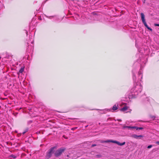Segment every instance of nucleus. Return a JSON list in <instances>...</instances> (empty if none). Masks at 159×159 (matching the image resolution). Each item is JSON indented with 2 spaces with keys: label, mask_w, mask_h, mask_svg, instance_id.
<instances>
[{
  "label": "nucleus",
  "mask_w": 159,
  "mask_h": 159,
  "mask_svg": "<svg viewBox=\"0 0 159 159\" xmlns=\"http://www.w3.org/2000/svg\"><path fill=\"white\" fill-rule=\"evenodd\" d=\"M143 67L142 64L141 65V69L137 75L135 74L136 72V70H132L133 79L134 82V85L131 90V92L129 96V98H136L142 90V87L141 82L143 77L142 72L141 70Z\"/></svg>",
  "instance_id": "nucleus-1"
},
{
  "label": "nucleus",
  "mask_w": 159,
  "mask_h": 159,
  "mask_svg": "<svg viewBox=\"0 0 159 159\" xmlns=\"http://www.w3.org/2000/svg\"><path fill=\"white\" fill-rule=\"evenodd\" d=\"M66 148L63 147L59 148L54 152L55 156L57 157L60 156L64 152Z\"/></svg>",
  "instance_id": "nucleus-2"
},
{
  "label": "nucleus",
  "mask_w": 159,
  "mask_h": 159,
  "mask_svg": "<svg viewBox=\"0 0 159 159\" xmlns=\"http://www.w3.org/2000/svg\"><path fill=\"white\" fill-rule=\"evenodd\" d=\"M56 147L54 146L51 148L48 151L47 153L46 156V157L47 159H49L51 157L52 155V154L54 152V149L56 148Z\"/></svg>",
  "instance_id": "nucleus-3"
},
{
  "label": "nucleus",
  "mask_w": 159,
  "mask_h": 159,
  "mask_svg": "<svg viewBox=\"0 0 159 159\" xmlns=\"http://www.w3.org/2000/svg\"><path fill=\"white\" fill-rule=\"evenodd\" d=\"M101 143H109V142H111L115 143H116L119 146H122L125 145V142H124L122 143H120L119 142L116 141V140H107L105 141H102L101 142Z\"/></svg>",
  "instance_id": "nucleus-4"
},
{
  "label": "nucleus",
  "mask_w": 159,
  "mask_h": 159,
  "mask_svg": "<svg viewBox=\"0 0 159 159\" xmlns=\"http://www.w3.org/2000/svg\"><path fill=\"white\" fill-rule=\"evenodd\" d=\"M141 20H142V21L143 23V24L144 25V26L149 30L150 31H152V30L151 28L150 27L148 26V25H147L145 20V16L144 14L143 13H141Z\"/></svg>",
  "instance_id": "nucleus-5"
},
{
  "label": "nucleus",
  "mask_w": 159,
  "mask_h": 159,
  "mask_svg": "<svg viewBox=\"0 0 159 159\" xmlns=\"http://www.w3.org/2000/svg\"><path fill=\"white\" fill-rule=\"evenodd\" d=\"M46 17L50 19H53V20L54 21H59V17L58 16H46Z\"/></svg>",
  "instance_id": "nucleus-6"
},
{
  "label": "nucleus",
  "mask_w": 159,
  "mask_h": 159,
  "mask_svg": "<svg viewBox=\"0 0 159 159\" xmlns=\"http://www.w3.org/2000/svg\"><path fill=\"white\" fill-rule=\"evenodd\" d=\"M123 128L124 129L125 128H127L128 129H135L137 130L142 129H143V128L142 127H139L136 126L131 127L130 126H124Z\"/></svg>",
  "instance_id": "nucleus-7"
},
{
  "label": "nucleus",
  "mask_w": 159,
  "mask_h": 159,
  "mask_svg": "<svg viewBox=\"0 0 159 159\" xmlns=\"http://www.w3.org/2000/svg\"><path fill=\"white\" fill-rule=\"evenodd\" d=\"M31 43L32 44H33L34 43L33 37L32 36L29 37V40L28 41L27 44L29 45V43Z\"/></svg>",
  "instance_id": "nucleus-8"
},
{
  "label": "nucleus",
  "mask_w": 159,
  "mask_h": 159,
  "mask_svg": "<svg viewBox=\"0 0 159 159\" xmlns=\"http://www.w3.org/2000/svg\"><path fill=\"white\" fill-rule=\"evenodd\" d=\"M96 110H100L102 113H106L107 111H110L111 110V109H101V110L96 109Z\"/></svg>",
  "instance_id": "nucleus-9"
},
{
  "label": "nucleus",
  "mask_w": 159,
  "mask_h": 159,
  "mask_svg": "<svg viewBox=\"0 0 159 159\" xmlns=\"http://www.w3.org/2000/svg\"><path fill=\"white\" fill-rule=\"evenodd\" d=\"M128 107L127 106H125L124 107H123L122 108H121L120 109V111H126L128 109Z\"/></svg>",
  "instance_id": "nucleus-10"
},
{
  "label": "nucleus",
  "mask_w": 159,
  "mask_h": 159,
  "mask_svg": "<svg viewBox=\"0 0 159 159\" xmlns=\"http://www.w3.org/2000/svg\"><path fill=\"white\" fill-rule=\"evenodd\" d=\"M118 105L117 104V105L116 104H115L112 107V109L113 111H116L118 109Z\"/></svg>",
  "instance_id": "nucleus-11"
},
{
  "label": "nucleus",
  "mask_w": 159,
  "mask_h": 159,
  "mask_svg": "<svg viewBox=\"0 0 159 159\" xmlns=\"http://www.w3.org/2000/svg\"><path fill=\"white\" fill-rule=\"evenodd\" d=\"M24 67H22L20 70L19 72L20 73H22L24 71Z\"/></svg>",
  "instance_id": "nucleus-12"
},
{
  "label": "nucleus",
  "mask_w": 159,
  "mask_h": 159,
  "mask_svg": "<svg viewBox=\"0 0 159 159\" xmlns=\"http://www.w3.org/2000/svg\"><path fill=\"white\" fill-rule=\"evenodd\" d=\"M132 137L136 139H138L139 138L138 135H136V134H133L132 135Z\"/></svg>",
  "instance_id": "nucleus-13"
},
{
  "label": "nucleus",
  "mask_w": 159,
  "mask_h": 159,
  "mask_svg": "<svg viewBox=\"0 0 159 159\" xmlns=\"http://www.w3.org/2000/svg\"><path fill=\"white\" fill-rule=\"evenodd\" d=\"M28 130L29 129L28 128H26V129H25L24 131L22 133V134H24L25 133H26L28 131Z\"/></svg>",
  "instance_id": "nucleus-14"
},
{
  "label": "nucleus",
  "mask_w": 159,
  "mask_h": 159,
  "mask_svg": "<svg viewBox=\"0 0 159 159\" xmlns=\"http://www.w3.org/2000/svg\"><path fill=\"white\" fill-rule=\"evenodd\" d=\"M149 98L148 97H146L144 99V101L145 102H146L147 101L148 102L149 101Z\"/></svg>",
  "instance_id": "nucleus-15"
},
{
  "label": "nucleus",
  "mask_w": 159,
  "mask_h": 159,
  "mask_svg": "<svg viewBox=\"0 0 159 159\" xmlns=\"http://www.w3.org/2000/svg\"><path fill=\"white\" fill-rule=\"evenodd\" d=\"M11 157L13 158H16V156L13 155H12L11 156Z\"/></svg>",
  "instance_id": "nucleus-16"
},
{
  "label": "nucleus",
  "mask_w": 159,
  "mask_h": 159,
  "mask_svg": "<svg viewBox=\"0 0 159 159\" xmlns=\"http://www.w3.org/2000/svg\"><path fill=\"white\" fill-rule=\"evenodd\" d=\"M152 147V145H150L148 146L147 148H151Z\"/></svg>",
  "instance_id": "nucleus-17"
},
{
  "label": "nucleus",
  "mask_w": 159,
  "mask_h": 159,
  "mask_svg": "<svg viewBox=\"0 0 159 159\" xmlns=\"http://www.w3.org/2000/svg\"><path fill=\"white\" fill-rule=\"evenodd\" d=\"M143 61V63L144 64H145V63H146V59H144V61Z\"/></svg>",
  "instance_id": "nucleus-18"
},
{
  "label": "nucleus",
  "mask_w": 159,
  "mask_h": 159,
  "mask_svg": "<svg viewBox=\"0 0 159 159\" xmlns=\"http://www.w3.org/2000/svg\"><path fill=\"white\" fill-rule=\"evenodd\" d=\"M156 118L155 116H151V118L152 119H154Z\"/></svg>",
  "instance_id": "nucleus-19"
},
{
  "label": "nucleus",
  "mask_w": 159,
  "mask_h": 159,
  "mask_svg": "<svg viewBox=\"0 0 159 159\" xmlns=\"http://www.w3.org/2000/svg\"><path fill=\"white\" fill-rule=\"evenodd\" d=\"M154 25L155 26H159V24H154Z\"/></svg>",
  "instance_id": "nucleus-20"
},
{
  "label": "nucleus",
  "mask_w": 159,
  "mask_h": 159,
  "mask_svg": "<svg viewBox=\"0 0 159 159\" xmlns=\"http://www.w3.org/2000/svg\"><path fill=\"white\" fill-rule=\"evenodd\" d=\"M96 144H92V146H91V147H94V146H96Z\"/></svg>",
  "instance_id": "nucleus-21"
},
{
  "label": "nucleus",
  "mask_w": 159,
  "mask_h": 159,
  "mask_svg": "<svg viewBox=\"0 0 159 159\" xmlns=\"http://www.w3.org/2000/svg\"><path fill=\"white\" fill-rule=\"evenodd\" d=\"M76 16L77 17H76V18H77V19H78V18L80 16L79 15H77Z\"/></svg>",
  "instance_id": "nucleus-22"
},
{
  "label": "nucleus",
  "mask_w": 159,
  "mask_h": 159,
  "mask_svg": "<svg viewBox=\"0 0 159 159\" xmlns=\"http://www.w3.org/2000/svg\"><path fill=\"white\" fill-rule=\"evenodd\" d=\"M138 136H139V138H140V137H143V136L141 135H138Z\"/></svg>",
  "instance_id": "nucleus-23"
},
{
  "label": "nucleus",
  "mask_w": 159,
  "mask_h": 159,
  "mask_svg": "<svg viewBox=\"0 0 159 159\" xmlns=\"http://www.w3.org/2000/svg\"><path fill=\"white\" fill-rule=\"evenodd\" d=\"M156 143L159 145V141H157L156 142Z\"/></svg>",
  "instance_id": "nucleus-24"
},
{
  "label": "nucleus",
  "mask_w": 159,
  "mask_h": 159,
  "mask_svg": "<svg viewBox=\"0 0 159 159\" xmlns=\"http://www.w3.org/2000/svg\"><path fill=\"white\" fill-rule=\"evenodd\" d=\"M25 31V33L27 35V33H28V32L27 31Z\"/></svg>",
  "instance_id": "nucleus-25"
},
{
  "label": "nucleus",
  "mask_w": 159,
  "mask_h": 159,
  "mask_svg": "<svg viewBox=\"0 0 159 159\" xmlns=\"http://www.w3.org/2000/svg\"><path fill=\"white\" fill-rule=\"evenodd\" d=\"M88 126V125H87L86 126H85L86 127H87V126Z\"/></svg>",
  "instance_id": "nucleus-26"
}]
</instances>
